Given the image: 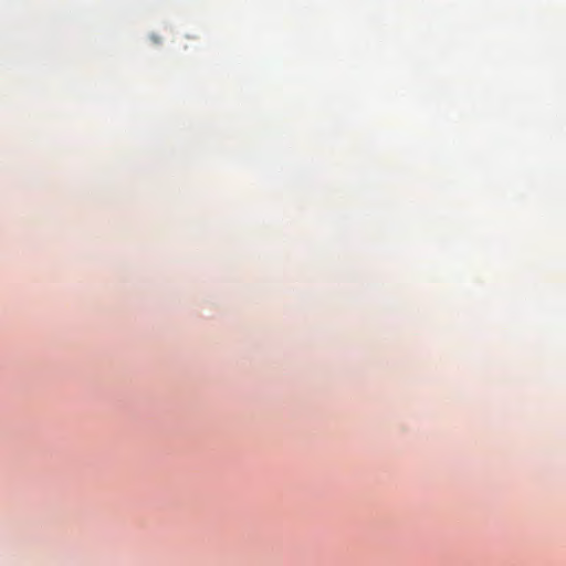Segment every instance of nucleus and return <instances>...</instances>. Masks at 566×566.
<instances>
[{"label": "nucleus", "mask_w": 566, "mask_h": 566, "mask_svg": "<svg viewBox=\"0 0 566 566\" xmlns=\"http://www.w3.org/2000/svg\"><path fill=\"white\" fill-rule=\"evenodd\" d=\"M151 39H153V41H154L155 43H159V39H158V36L153 35V36H151Z\"/></svg>", "instance_id": "1"}]
</instances>
